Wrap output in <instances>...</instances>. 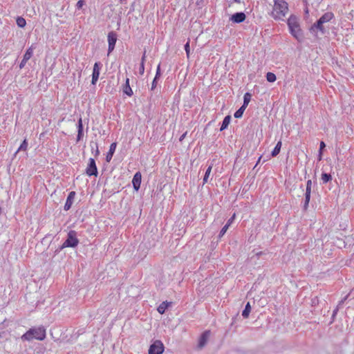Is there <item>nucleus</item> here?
<instances>
[{
    "label": "nucleus",
    "mask_w": 354,
    "mask_h": 354,
    "mask_svg": "<svg viewBox=\"0 0 354 354\" xmlns=\"http://www.w3.org/2000/svg\"><path fill=\"white\" fill-rule=\"evenodd\" d=\"M235 218V214H233V216L227 221V223L223 226V227L221 229L219 236H223L228 230L230 225L232 223L234 219Z\"/></svg>",
    "instance_id": "13"
},
{
    "label": "nucleus",
    "mask_w": 354,
    "mask_h": 354,
    "mask_svg": "<svg viewBox=\"0 0 354 354\" xmlns=\"http://www.w3.org/2000/svg\"><path fill=\"white\" fill-rule=\"evenodd\" d=\"M139 72L140 75H143L145 72V64L140 63V66L139 68Z\"/></svg>",
    "instance_id": "37"
},
{
    "label": "nucleus",
    "mask_w": 354,
    "mask_h": 354,
    "mask_svg": "<svg viewBox=\"0 0 354 354\" xmlns=\"http://www.w3.org/2000/svg\"><path fill=\"white\" fill-rule=\"evenodd\" d=\"M235 1L239 2V1H238V0H235Z\"/></svg>",
    "instance_id": "45"
},
{
    "label": "nucleus",
    "mask_w": 354,
    "mask_h": 354,
    "mask_svg": "<svg viewBox=\"0 0 354 354\" xmlns=\"http://www.w3.org/2000/svg\"><path fill=\"white\" fill-rule=\"evenodd\" d=\"M168 306H169L168 303L162 302V304H160L159 305V306L157 308V310L159 313L163 314L165 312L166 309L168 308Z\"/></svg>",
    "instance_id": "20"
},
{
    "label": "nucleus",
    "mask_w": 354,
    "mask_h": 354,
    "mask_svg": "<svg viewBox=\"0 0 354 354\" xmlns=\"http://www.w3.org/2000/svg\"><path fill=\"white\" fill-rule=\"evenodd\" d=\"M250 311H251V306H250V303H248L245 305V309L243 310L242 316L244 318H248L250 315Z\"/></svg>",
    "instance_id": "21"
},
{
    "label": "nucleus",
    "mask_w": 354,
    "mask_h": 354,
    "mask_svg": "<svg viewBox=\"0 0 354 354\" xmlns=\"http://www.w3.org/2000/svg\"><path fill=\"white\" fill-rule=\"evenodd\" d=\"M164 348L162 342L156 340L150 346L149 354H162L164 352Z\"/></svg>",
    "instance_id": "6"
},
{
    "label": "nucleus",
    "mask_w": 354,
    "mask_h": 354,
    "mask_svg": "<svg viewBox=\"0 0 354 354\" xmlns=\"http://www.w3.org/2000/svg\"><path fill=\"white\" fill-rule=\"evenodd\" d=\"M141 179L142 176L140 172H136L135 175L133 176V180H132V184L134 189L136 191H138L140 189V184H141Z\"/></svg>",
    "instance_id": "10"
},
{
    "label": "nucleus",
    "mask_w": 354,
    "mask_h": 354,
    "mask_svg": "<svg viewBox=\"0 0 354 354\" xmlns=\"http://www.w3.org/2000/svg\"><path fill=\"white\" fill-rule=\"evenodd\" d=\"M325 147H326L325 143L323 141H322L320 142V146H319V156H318L319 160H321L322 159V150L324 149Z\"/></svg>",
    "instance_id": "29"
},
{
    "label": "nucleus",
    "mask_w": 354,
    "mask_h": 354,
    "mask_svg": "<svg viewBox=\"0 0 354 354\" xmlns=\"http://www.w3.org/2000/svg\"><path fill=\"white\" fill-rule=\"evenodd\" d=\"M270 15L275 20H283L288 13V4L285 0H273Z\"/></svg>",
    "instance_id": "1"
},
{
    "label": "nucleus",
    "mask_w": 354,
    "mask_h": 354,
    "mask_svg": "<svg viewBox=\"0 0 354 354\" xmlns=\"http://www.w3.org/2000/svg\"><path fill=\"white\" fill-rule=\"evenodd\" d=\"M266 80L269 82H274L276 81L277 77H276L275 74H274L273 73H271V72H268L266 74Z\"/></svg>",
    "instance_id": "27"
},
{
    "label": "nucleus",
    "mask_w": 354,
    "mask_h": 354,
    "mask_svg": "<svg viewBox=\"0 0 354 354\" xmlns=\"http://www.w3.org/2000/svg\"><path fill=\"white\" fill-rule=\"evenodd\" d=\"M311 188H312V180H308L306 183V192H311Z\"/></svg>",
    "instance_id": "32"
},
{
    "label": "nucleus",
    "mask_w": 354,
    "mask_h": 354,
    "mask_svg": "<svg viewBox=\"0 0 354 354\" xmlns=\"http://www.w3.org/2000/svg\"><path fill=\"white\" fill-rule=\"evenodd\" d=\"M310 194L311 192H306L305 194V201H304V207L305 209H306L308 207V204H309V202H310Z\"/></svg>",
    "instance_id": "28"
},
{
    "label": "nucleus",
    "mask_w": 354,
    "mask_h": 354,
    "mask_svg": "<svg viewBox=\"0 0 354 354\" xmlns=\"http://www.w3.org/2000/svg\"><path fill=\"white\" fill-rule=\"evenodd\" d=\"M46 335V329L42 326H39L29 329L21 336V339L24 341H32L33 339L41 341L45 339Z\"/></svg>",
    "instance_id": "2"
},
{
    "label": "nucleus",
    "mask_w": 354,
    "mask_h": 354,
    "mask_svg": "<svg viewBox=\"0 0 354 354\" xmlns=\"http://www.w3.org/2000/svg\"><path fill=\"white\" fill-rule=\"evenodd\" d=\"M109 48L108 55H109L114 49L115 43L117 41V35L114 32H110L107 36Z\"/></svg>",
    "instance_id": "7"
},
{
    "label": "nucleus",
    "mask_w": 354,
    "mask_h": 354,
    "mask_svg": "<svg viewBox=\"0 0 354 354\" xmlns=\"http://www.w3.org/2000/svg\"><path fill=\"white\" fill-rule=\"evenodd\" d=\"M1 214V208L0 207V214Z\"/></svg>",
    "instance_id": "44"
},
{
    "label": "nucleus",
    "mask_w": 354,
    "mask_h": 354,
    "mask_svg": "<svg viewBox=\"0 0 354 354\" xmlns=\"http://www.w3.org/2000/svg\"><path fill=\"white\" fill-rule=\"evenodd\" d=\"M85 4V2L84 0H79L76 4V6L78 9H80L83 7V6Z\"/></svg>",
    "instance_id": "35"
},
{
    "label": "nucleus",
    "mask_w": 354,
    "mask_h": 354,
    "mask_svg": "<svg viewBox=\"0 0 354 354\" xmlns=\"http://www.w3.org/2000/svg\"><path fill=\"white\" fill-rule=\"evenodd\" d=\"M281 145H282L281 141H279L277 143L275 147L274 148V149L272 150V153H271L272 157H275L279 153L281 148Z\"/></svg>",
    "instance_id": "18"
},
{
    "label": "nucleus",
    "mask_w": 354,
    "mask_h": 354,
    "mask_svg": "<svg viewBox=\"0 0 354 354\" xmlns=\"http://www.w3.org/2000/svg\"><path fill=\"white\" fill-rule=\"evenodd\" d=\"M160 65L158 64V66L157 67V70H156V76H155V80H157V79L160 77Z\"/></svg>",
    "instance_id": "36"
},
{
    "label": "nucleus",
    "mask_w": 354,
    "mask_h": 354,
    "mask_svg": "<svg viewBox=\"0 0 354 354\" xmlns=\"http://www.w3.org/2000/svg\"><path fill=\"white\" fill-rule=\"evenodd\" d=\"M86 173L88 176H97V169L95 165V161L93 158L89 159V162L86 168Z\"/></svg>",
    "instance_id": "8"
},
{
    "label": "nucleus",
    "mask_w": 354,
    "mask_h": 354,
    "mask_svg": "<svg viewBox=\"0 0 354 354\" xmlns=\"http://www.w3.org/2000/svg\"><path fill=\"white\" fill-rule=\"evenodd\" d=\"M156 86V80H155V78L153 79V81L152 82V86L151 89H154V88Z\"/></svg>",
    "instance_id": "41"
},
{
    "label": "nucleus",
    "mask_w": 354,
    "mask_h": 354,
    "mask_svg": "<svg viewBox=\"0 0 354 354\" xmlns=\"http://www.w3.org/2000/svg\"><path fill=\"white\" fill-rule=\"evenodd\" d=\"M77 129H78V131H80V132L83 131V124H82V118H80V119L78 120Z\"/></svg>",
    "instance_id": "33"
},
{
    "label": "nucleus",
    "mask_w": 354,
    "mask_h": 354,
    "mask_svg": "<svg viewBox=\"0 0 354 354\" xmlns=\"http://www.w3.org/2000/svg\"><path fill=\"white\" fill-rule=\"evenodd\" d=\"M34 51V48L32 46H30L26 51L25 54L24 55L23 59H24V61H28L32 56Z\"/></svg>",
    "instance_id": "17"
},
{
    "label": "nucleus",
    "mask_w": 354,
    "mask_h": 354,
    "mask_svg": "<svg viewBox=\"0 0 354 354\" xmlns=\"http://www.w3.org/2000/svg\"><path fill=\"white\" fill-rule=\"evenodd\" d=\"M145 57H146V53L145 52L143 55H142V59H141V63L145 64Z\"/></svg>",
    "instance_id": "40"
},
{
    "label": "nucleus",
    "mask_w": 354,
    "mask_h": 354,
    "mask_svg": "<svg viewBox=\"0 0 354 354\" xmlns=\"http://www.w3.org/2000/svg\"><path fill=\"white\" fill-rule=\"evenodd\" d=\"M116 149V143L113 142L110 145L109 152L106 154V160L109 162L112 159L113 155Z\"/></svg>",
    "instance_id": "15"
},
{
    "label": "nucleus",
    "mask_w": 354,
    "mask_h": 354,
    "mask_svg": "<svg viewBox=\"0 0 354 354\" xmlns=\"http://www.w3.org/2000/svg\"><path fill=\"white\" fill-rule=\"evenodd\" d=\"M210 332L209 330H207L202 334L198 341V346L200 348H203L207 344Z\"/></svg>",
    "instance_id": "12"
},
{
    "label": "nucleus",
    "mask_w": 354,
    "mask_h": 354,
    "mask_svg": "<svg viewBox=\"0 0 354 354\" xmlns=\"http://www.w3.org/2000/svg\"><path fill=\"white\" fill-rule=\"evenodd\" d=\"M185 50L186 52L187 57H189L190 54L189 40L185 44Z\"/></svg>",
    "instance_id": "31"
},
{
    "label": "nucleus",
    "mask_w": 354,
    "mask_h": 354,
    "mask_svg": "<svg viewBox=\"0 0 354 354\" xmlns=\"http://www.w3.org/2000/svg\"><path fill=\"white\" fill-rule=\"evenodd\" d=\"M334 18V14L331 12H327L324 14L317 23L314 24L310 28V31L315 32L319 30L322 33L324 32V24L330 21Z\"/></svg>",
    "instance_id": "4"
},
{
    "label": "nucleus",
    "mask_w": 354,
    "mask_h": 354,
    "mask_svg": "<svg viewBox=\"0 0 354 354\" xmlns=\"http://www.w3.org/2000/svg\"><path fill=\"white\" fill-rule=\"evenodd\" d=\"M212 165H209L208 167V168L207 169L206 171H205V176H204V178H203V184H205L207 183V180H208V178L211 174V171H212Z\"/></svg>",
    "instance_id": "26"
},
{
    "label": "nucleus",
    "mask_w": 354,
    "mask_h": 354,
    "mask_svg": "<svg viewBox=\"0 0 354 354\" xmlns=\"http://www.w3.org/2000/svg\"><path fill=\"white\" fill-rule=\"evenodd\" d=\"M230 120H231V117L230 115L225 116L223 120L222 125L221 127L220 130L223 131V130L225 129L228 127V125L230 122Z\"/></svg>",
    "instance_id": "19"
},
{
    "label": "nucleus",
    "mask_w": 354,
    "mask_h": 354,
    "mask_svg": "<svg viewBox=\"0 0 354 354\" xmlns=\"http://www.w3.org/2000/svg\"><path fill=\"white\" fill-rule=\"evenodd\" d=\"M121 3L125 1L126 0H119Z\"/></svg>",
    "instance_id": "43"
},
{
    "label": "nucleus",
    "mask_w": 354,
    "mask_h": 354,
    "mask_svg": "<svg viewBox=\"0 0 354 354\" xmlns=\"http://www.w3.org/2000/svg\"><path fill=\"white\" fill-rule=\"evenodd\" d=\"M17 24L19 28H24L26 25V21L22 17H18L16 20Z\"/></svg>",
    "instance_id": "23"
},
{
    "label": "nucleus",
    "mask_w": 354,
    "mask_h": 354,
    "mask_svg": "<svg viewBox=\"0 0 354 354\" xmlns=\"http://www.w3.org/2000/svg\"><path fill=\"white\" fill-rule=\"evenodd\" d=\"M100 67L97 62L95 63L92 74V84H95L100 76Z\"/></svg>",
    "instance_id": "9"
},
{
    "label": "nucleus",
    "mask_w": 354,
    "mask_h": 354,
    "mask_svg": "<svg viewBox=\"0 0 354 354\" xmlns=\"http://www.w3.org/2000/svg\"><path fill=\"white\" fill-rule=\"evenodd\" d=\"M82 137V132L78 131L77 140V141L80 140Z\"/></svg>",
    "instance_id": "39"
},
{
    "label": "nucleus",
    "mask_w": 354,
    "mask_h": 354,
    "mask_svg": "<svg viewBox=\"0 0 354 354\" xmlns=\"http://www.w3.org/2000/svg\"><path fill=\"white\" fill-rule=\"evenodd\" d=\"M95 149L93 147H92V151L93 153H95V156H97L100 153V151L98 149V146H97V143H95Z\"/></svg>",
    "instance_id": "34"
},
{
    "label": "nucleus",
    "mask_w": 354,
    "mask_h": 354,
    "mask_svg": "<svg viewBox=\"0 0 354 354\" xmlns=\"http://www.w3.org/2000/svg\"><path fill=\"white\" fill-rule=\"evenodd\" d=\"M321 178H322L323 183L325 184L332 180V176L329 174L323 173L322 174Z\"/></svg>",
    "instance_id": "24"
},
{
    "label": "nucleus",
    "mask_w": 354,
    "mask_h": 354,
    "mask_svg": "<svg viewBox=\"0 0 354 354\" xmlns=\"http://www.w3.org/2000/svg\"><path fill=\"white\" fill-rule=\"evenodd\" d=\"M287 24L290 34L298 41H301L303 38V35L300 28L299 19L295 15H291L288 19Z\"/></svg>",
    "instance_id": "3"
},
{
    "label": "nucleus",
    "mask_w": 354,
    "mask_h": 354,
    "mask_svg": "<svg viewBox=\"0 0 354 354\" xmlns=\"http://www.w3.org/2000/svg\"><path fill=\"white\" fill-rule=\"evenodd\" d=\"M28 62V61H24V59H23L21 60V62L20 64H19V68H20V69L23 68L25 66V65H26V62Z\"/></svg>",
    "instance_id": "38"
},
{
    "label": "nucleus",
    "mask_w": 354,
    "mask_h": 354,
    "mask_svg": "<svg viewBox=\"0 0 354 354\" xmlns=\"http://www.w3.org/2000/svg\"><path fill=\"white\" fill-rule=\"evenodd\" d=\"M79 241L77 239L76 232L74 230H71L68 233V237L66 240L64 242L62 248H74L77 245Z\"/></svg>",
    "instance_id": "5"
},
{
    "label": "nucleus",
    "mask_w": 354,
    "mask_h": 354,
    "mask_svg": "<svg viewBox=\"0 0 354 354\" xmlns=\"http://www.w3.org/2000/svg\"><path fill=\"white\" fill-rule=\"evenodd\" d=\"M75 196V192H71L69 193L68 196V198L66 199V203L64 205V209L65 210H68L71 205H72V203H73V198Z\"/></svg>",
    "instance_id": "16"
},
{
    "label": "nucleus",
    "mask_w": 354,
    "mask_h": 354,
    "mask_svg": "<svg viewBox=\"0 0 354 354\" xmlns=\"http://www.w3.org/2000/svg\"><path fill=\"white\" fill-rule=\"evenodd\" d=\"M251 100V94L249 93H245L244 94V96H243V104L242 106H243L244 107H247L249 102H250Z\"/></svg>",
    "instance_id": "22"
},
{
    "label": "nucleus",
    "mask_w": 354,
    "mask_h": 354,
    "mask_svg": "<svg viewBox=\"0 0 354 354\" xmlns=\"http://www.w3.org/2000/svg\"><path fill=\"white\" fill-rule=\"evenodd\" d=\"M28 148V142L26 141V140L25 139L22 143L21 144L20 147H19L18 150L17 152L22 150V151H26Z\"/></svg>",
    "instance_id": "30"
},
{
    "label": "nucleus",
    "mask_w": 354,
    "mask_h": 354,
    "mask_svg": "<svg viewBox=\"0 0 354 354\" xmlns=\"http://www.w3.org/2000/svg\"><path fill=\"white\" fill-rule=\"evenodd\" d=\"M245 107L243 106H241L235 113H234V118H240L242 117L244 111L245 110Z\"/></svg>",
    "instance_id": "25"
},
{
    "label": "nucleus",
    "mask_w": 354,
    "mask_h": 354,
    "mask_svg": "<svg viewBox=\"0 0 354 354\" xmlns=\"http://www.w3.org/2000/svg\"><path fill=\"white\" fill-rule=\"evenodd\" d=\"M186 134L187 133H185L184 134H183L180 138V141H182L186 136Z\"/></svg>",
    "instance_id": "42"
},
{
    "label": "nucleus",
    "mask_w": 354,
    "mask_h": 354,
    "mask_svg": "<svg viewBox=\"0 0 354 354\" xmlns=\"http://www.w3.org/2000/svg\"><path fill=\"white\" fill-rule=\"evenodd\" d=\"M123 92L128 96L131 97L133 95V93L129 84V79L127 78L125 81V84L123 86Z\"/></svg>",
    "instance_id": "14"
},
{
    "label": "nucleus",
    "mask_w": 354,
    "mask_h": 354,
    "mask_svg": "<svg viewBox=\"0 0 354 354\" xmlns=\"http://www.w3.org/2000/svg\"><path fill=\"white\" fill-rule=\"evenodd\" d=\"M245 19V15L243 12H236L232 15L230 20L234 23H241Z\"/></svg>",
    "instance_id": "11"
}]
</instances>
